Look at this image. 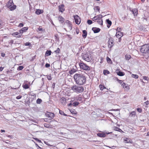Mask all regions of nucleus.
Returning <instances> with one entry per match:
<instances>
[{"label": "nucleus", "instance_id": "f257e3e1", "mask_svg": "<svg viewBox=\"0 0 149 149\" xmlns=\"http://www.w3.org/2000/svg\"><path fill=\"white\" fill-rule=\"evenodd\" d=\"M74 79L76 84L82 85L85 83L86 79L85 75L81 73H76L74 76Z\"/></svg>", "mask_w": 149, "mask_h": 149}, {"label": "nucleus", "instance_id": "f03ea898", "mask_svg": "<svg viewBox=\"0 0 149 149\" xmlns=\"http://www.w3.org/2000/svg\"><path fill=\"white\" fill-rule=\"evenodd\" d=\"M140 51L142 53L147 54L149 57V44H146L141 46Z\"/></svg>", "mask_w": 149, "mask_h": 149}, {"label": "nucleus", "instance_id": "7ed1b4c3", "mask_svg": "<svg viewBox=\"0 0 149 149\" xmlns=\"http://www.w3.org/2000/svg\"><path fill=\"white\" fill-rule=\"evenodd\" d=\"M6 6L11 11H13L16 8V6L14 5L13 0H9L7 3Z\"/></svg>", "mask_w": 149, "mask_h": 149}, {"label": "nucleus", "instance_id": "20e7f679", "mask_svg": "<svg viewBox=\"0 0 149 149\" xmlns=\"http://www.w3.org/2000/svg\"><path fill=\"white\" fill-rule=\"evenodd\" d=\"M71 89L75 92L81 93L84 91V88L82 86H73L71 87Z\"/></svg>", "mask_w": 149, "mask_h": 149}, {"label": "nucleus", "instance_id": "39448f33", "mask_svg": "<svg viewBox=\"0 0 149 149\" xmlns=\"http://www.w3.org/2000/svg\"><path fill=\"white\" fill-rule=\"evenodd\" d=\"M79 65L81 69L85 70H91L90 67L87 65L86 64L81 62L79 63Z\"/></svg>", "mask_w": 149, "mask_h": 149}, {"label": "nucleus", "instance_id": "423d86ee", "mask_svg": "<svg viewBox=\"0 0 149 149\" xmlns=\"http://www.w3.org/2000/svg\"><path fill=\"white\" fill-rule=\"evenodd\" d=\"M90 55L88 54H86L82 55V57L87 62H89L91 59V58Z\"/></svg>", "mask_w": 149, "mask_h": 149}, {"label": "nucleus", "instance_id": "0eeeda50", "mask_svg": "<svg viewBox=\"0 0 149 149\" xmlns=\"http://www.w3.org/2000/svg\"><path fill=\"white\" fill-rule=\"evenodd\" d=\"M113 39V38H110L108 41V46L110 48H111L114 45V43Z\"/></svg>", "mask_w": 149, "mask_h": 149}, {"label": "nucleus", "instance_id": "6e6552de", "mask_svg": "<svg viewBox=\"0 0 149 149\" xmlns=\"http://www.w3.org/2000/svg\"><path fill=\"white\" fill-rule=\"evenodd\" d=\"M75 22L76 24H79L81 22V19L78 15H76L74 16Z\"/></svg>", "mask_w": 149, "mask_h": 149}, {"label": "nucleus", "instance_id": "1a4fd4ad", "mask_svg": "<svg viewBox=\"0 0 149 149\" xmlns=\"http://www.w3.org/2000/svg\"><path fill=\"white\" fill-rule=\"evenodd\" d=\"M46 117L49 118V120L52 119L54 117V113L51 112H48L46 114Z\"/></svg>", "mask_w": 149, "mask_h": 149}, {"label": "nucleus", "instance_id": "9d476101", "mask_svg": "<svg viewBox=\"0 0 149 149\" xmlns=\"http://www.w3.org/2000/svg\"><path fill=\"white\" fill-rule=\"evenodd\" d=\"M12 35L14 37L17 38H19L21 37L22 34L20 33V32H15L12 34Z\"/></svg>", "mask_w": 149, "mask_h": 149}, {"label": "nucleus", "instance_id": "9b49d317", "mask_svg": "<svg viewBox=\"0 0 149 149\" xmlns=\"http://www.w3.org/2000/svg\"><path fill=\"white\" fill-rule=\"evenodd\" d=\"M64 5L63 4H61L58 6V10L60 12H63L65 10Z\"/></svg>", "mask_w": 149, "mask_h": 149}, {"label": "nucleus", "instance_id": "f8f14e48", "mask_svg": "<svg viewBox=\"0 0 149 149\" xmlns=\"http://www.w3.org/2000/svg\"><path fill=\"white\" fill-rule=\"evenodd\" d=\"M92 30L95 33H98L99 32L100 30V28L96 27H93Z\"/></svg>", "mask_w": 149, "mask_h": 149}, {"label": "nucleus", "instance_id": "ddd939ff", "mask_svg": "<svg viewBox=\"0 0 149 149\" xmlns=\"http://www.w3.org/2000/svg\"><path fill=\"white\" fill-rule=\"evenodd\" d=\"M58 19L59 21L61 23H63L65 20V19L61 16H58Z\"/></svg>", "mask_w": 149, "mask_h": 149}, {"label": "nucleus", "instance_id": "4468645a", "mask_svg": "<svg viewBox=\"0 0 149 149\" xmlns=\"http://www.w3.org/2000/svg\"><path fill=\"white\" fill-rule=\"evenodd\" d=\"M116 36L119 39L123 36V33L120 32L118 31L117 33H116Z\"/></svg>", "mask_w": 149, "mask_h": 149}, {"label": "nucleus", "instance_id": "2eb2a0df", "mask_svg": "<svg viewBox=\"0 0 149 149\" xmlns=\"http://www.w3.org/2000/svg\"><path fill=\"white\" fill-rule=\"evenodd\" d=\"M132 11L134 16H136L138 14V11L137 9L136 8H134L133 9Z\"/></svg>", "mask_w": 149, "mask_h": 149}, {"label": "nucleus", "instance_id": "dca6fc26", "mask_svg": "<svg viewBox=\"0 0 149 149\" xmlns=\"http://www.w3.org/2000/svg\"><path fill=\"white\" fill-rule=\"evenodd\" d=\"M28 29V28L26 27H24L21 29L19 31L20 33L22 34L24 32H25Z\"/></svg>", "mask_w": 149, "mask_h": 149}, {"label": "nucleus", "instance_id": "f3484780", "mask_svg": "<svg viewBox=\"0 0 149 149\" xmlns=\"http://www.w3.org/2000/svg\"><path fill=\"white\" fill-rule=\"evenodd\" d=\"M82 33L83 34L82 35V36L84 38H86L87 34V33L86 31L85 30H83L82 31Z\"/></svg>", "mask_w": 149, "mask_h": 149}, {"label": "nucleus", "instance_id": "a211bd4d", "mask_svg": "<svg viewBox=\"0 0 149 149\" xmlns=\"http://www.w3.org/2000/svg\"><path fill=\"white\" fill-rule=\"evenodd\" d=\"M97 136L100 137H105L106 136V135L104 133H98L97 134Z\"/></svg>", "mask_w": 149, "mask_h": 149}, {"label": "nucleus", "instance_id": "6ab92c4d", "mask_svg": "<svg viewBox=\"0 0 149 149\" xmlns=\"http://www.w3.org/2000/svg\"><path fill=\"white\" fill-rule=\"evenodd\" d=\"M124 142L125 143H128L130 142V139L129 138H125L124 139Z\"/></svg>", "mask_w": 149, "mask_h": 149}, {"label": "nucleus", "instance_id": "aec40b11", "mask_svg": "<svg viewBox=\"0 0 149 149\" xmlns=\"http://www.w3.org/2000/svg\"><path fill=\"white\" fill-rule=\"evenodd\" d=\"M117 75L120 76H123L125 74V73L124 72L120 71H119L118 72H117Z\"/></svg>", "mask_w": 149, "mask_h": 149}, {"label": "nucleus", "instance_id": "412c9836", "mask_svg": "<svg viewBox=\"0 0 149 149\" xmlns=\"http://www.w3.org/2000/svg\"><path fill=\"white\" fill-rule=\"evenodd\" d=\"M42 10L39 9H37L36 11H35V13L37 15H40L42 13Z\"/></svg>", "mask_w": 149, "mask_h": 149}, {"label": "nucleus", "instance_id": "4be33fe9", "mask_svg": "<svg viewBox=\"0 0 149 149\" xmlns=\"http://www.w3.org/2000/svg\"><path fill=\"white\" fill-rule=\"evenodd\" d=\"M136 115V113L135 111H132L130 113L129 116L130 117H133L134 116H135Z\"/></svg>", "mask_w": 149, "mask_h": 149}, {"label": "nucleus", "instance_id": "5701e85b", "mask_svg": "<svg viewBox=\"0 0 149 149\" xmlns=\"http://www.w3.org/2000/svg\"><path fill=\"white\" fill-rule=\"evenodd\" d=\"M99 87L100 88V89L102 91L104 89V90H105V89L108 90V89H107L104 86H103L101 84L100 85Z\"/></svg>", "mask_w": 149, "mask_h": 149}, {"label": "nucleus", "instance_id": "b1692460", "mask_svg": "<svg viewBox=\"0 0 149 149\" xmlns=\"http://www.w3.org/2000/svg\"><path fill=\"white\" fill-rule=\"evenodd\" d=\"M52 52L50 50H47L45 53L46 56H48L51 55Z\"/></svg>", "mask_w": 149, "mask_h": 149}, {"label": "nucleus", "instance_id": "393cba45", "mask_svg": "<svg viewBox=\"0 0 149 149\" xmlns=\"http://www.w3.org/2000/svg\"><path fill=\"white\" fill-rule=\"evenodd\" d=\"M106 22L107 24L109 25H107V26L108 28H109L112 24V22L109 19H107L106 20Z\"/></svg>", "mask_w": 149, "mask_h": 149}, {"label": "nucleus", "instance_id": "a878e982", "mask_svg": "<svg viewBox=\"0 0 149 149\" xmlns=\"http://www.w3.org/2000/svg\"><path fill=\"white\" fill-rule=\"evenodd\" d=\"M96 16V18L97 19V20H98L101 19L102 18V16L101 14L98 15Z\"/></svg>", "mask_w": 149, "mask_h": 149}, {"label": "nucleus", "instance_id": "bb28decb", "mask_svg": "<svg viewBox=\"0 0 149 149\" xmlns=\"http://www.w3.org/2000/svg\"><path fill=\"white\" fill-rule=\"evenodd\" d=\"M142 20L144 23H146L147 22L148 18L146 17H145L142 18Z\"/></svg>", "mask_w": 149, "mask_h": 149}, {"label": "nucleus", "instance_id": "cd10ccee", "mask_svg": "<svg viewBox=\"0 0 149 149\" xmlns=\"http://www.w3.org/2000/svg\"><path fill=\"white\" fill-rule=\"evenodd\" d=\"M68 22V27H69V29L70 30H71L72 29V25L70 23V22L69 21V20H67L66 21V22Z\"/></svg>", "mask_w": 149, "mask_h": 149}, {"label": "nucleus", "instance_id": "c85d7f7f", "mask_svg": "<svg viewBox=\"0 0 149 149\" xmlns=\"http://www.w3.org/2000/svg\"><path fill=\"white\" fill-rule=\"evenodd\" d=\"M70 111L72 114L74 115H76L77 113V111L75 109L70 110Z\"/></svg>", "mask_w": 149, "mask_h": 149}, {"label": "nucleus", "instance_id": "c756f323", "mask_svg": "<svg viewBox=\"0 0 149 149\" xmlns=\"http://www.w3.org/2000/svg\"><path fill=\"white\" fill-rule=\"evenodd\" d=\"M107 61V62L109 64H111L112 63V61L111 59L108 57H107L106 58Z\"/></svg>", "mask_w": 149, "mask_h": 149}, {"label": "nucleus", "instance_id": "7c9ffc66", "mask_svg": "<svg viewBox=\"0 0 149 149\" xmlns=\"http://www.w3.org/2000/svg\"><path fill=\"white\" fill-rule=\"evenodd\" d=\"M114 130L116 131H117L119 132L122 131V130L121 129L116 127H114Z\"/></svg>", "mask_w": 149, "mask_h": 149}, {"label": "nucleus", "instance_id": "2f4dec72", "mask_svg": "<svg viewBox=\"0 0 149 149\" xmlns=\"http://www.w3.org/2000/svg\"><path fill=\"white\" fill-rule=\"evenodd\" d=\"M23 87L25 89H28L29 88V86L27 84H23Z\"/></svg>", "mask_w": 149, "mask_h": 149}, {"label": "nucleus", "instance_id": "473e14b6", "mask_svg": "<svg viewBox=\"0 0 149 149\" xmlns=\"http://www.w3.org/2000/svg\"><path fill=\"white\" fill-rule=\"evenodd\" d=\"M131 56L130 55L126 54L125 56V59L127 60H129L131 58Z\"/></svg>", "mask_w": 149, "mask_h": 149}, {"label": "nucleus", "instance_id": "72a5a7b5", "mask_svg": "<svg viewBox=\"0 0 149 149\" xmlns=\"http://www.w3.org/2000/svg\"><path fill=\"white\" fill-rule=\"evenodd\" d=\"M79 104V103L78 102H74V103L72 104V105L73 106H76L78 105Z\"/></svg>", "mask_w": 149, "mask_h": 149}, {"label": "nucleus", "instance_id": "f704fd0d", "mask_svg": "<svg viewBox=\"0 0 149 149\" xmlns=\"http://www.w3.org/2000/svg\"><path fill=\"white\" fill-rule=\"evenodd\" d=\"M132 77L135 79H137L139 77V76L137 74H132Z\"/></svg>", "mask_w": 149, "mask_h": 149}, {"label": "nucleus", "instance_id": "c9c22d12", "mask_svg": "<svg viewBox=\"0 0 149 149\" xmlns=\"http://www.w3.org/2000/svg\"><path fill=\"white\" fill-rule=\"evenodd\" d=\"M97 22L100 25H102L103 24V21L102 19L100 20H98Z\"/></svg>", "mask_w": 149, "mask_h": 149}, {"label": "nucleus", "instance_id": "e433bc0d", "mask_svg": "<svg viewBox=\"0 0 149 149\" xmlns=\"http://www.w3.org/2000/svg\"><path fill=\"white\" fill-rule=\"evenodd\" d=\"M62 102L65 104L66 103V99L64 97H62L61 98Z\"/></svg>", "mask_w": 149, "mask_h": 149}, {"label": "nucleus", "instance_id": "4c0bfd02", "mask_svg": "<svg viewBox=\"0 0 149 149\" xmlns=\"http://www.w3.org/2000/svg\"><path fill=\"white\" fill-rule=\"evenodd\" d=\"M109 71L107 70H104L103 71V74L104 75H106V74H109Z\"/></svg>", "mask_w": 149, "mask_h": 149}, {"label": "nucleus", "instance_id": "58836bf2", "mask_svg": "<svg viewBox=\"0 0 149 149\" xmlns=\"http://www.w3.org/2000/svg\"><path fill=\"white\" fill-rule=\"evenodd\" d=\"M24 68V67L23 66H19L17 68V70H22Z\"/></svg>", "mask_w": 149, "mask_h": 149}, {"label": "nucleus", "instance_id": "ea45409f", "mask_svg": "<svg viewBox=\"0 0 149 149\" xmlns=\"http://www.w3.org/2000/svg\"><path fill=\"white\" fill-rule=\"evenodd\" d=\"M94 9L97 10L99 12H100V8L98 6H95L94 8Z\"/></svg>", "mask_w": 149, "mask_h": 149}, {"label": "nucleus", "instance_id": "a19ab883", "mask_svg": "<svg viewBox=\"0 0 149 149\" xmlns=\"http://www.w3.org/2000/svg\"><path fill=\"white\" fill-rule=\"evenodd\" d=\"M60 50L58 48L56 50L54 51V52L57 54H58L60 52Z\"/></svg>", "mask_w": 149, "mask_h": 149}, {"label": "nucleus", "instance_id": "79ce46f5", "mask_svg": "<svg viewBox=\"0 0 149 149\" xmlns=\"http://www.w3.org/2000/svg\"><path fill=\"white\" fill-rule=\"evenodd\" d=\"M24 45L26 46H29V47H31V45L29 42H26L24 44Z\"/></svg>", "mask_w": 149, "mask_h": 149}, {"label": "nucleus", "instance_id": "37998d69", "mask_svg": "<svg viewBox=\"0 0 149 149\" xmlns=\"http://www.w3.org/2000/svg\"><path fill=\"white\" fill-rule=\"evenodd\" d=\"M143 79L147 81L149 80V78L146 76H143Z\"/></svg>", "mask_w": 149, "mask_h": 149}, {"label": "nucleus", "instance_id": "c03bdc74", "mask_svg": "<svg viewBox=\"0 0 149 149\" xmlns=\"http://www.w3.org/2000/svg\"><path fill=\"white\" fill-rule=\"evenodd\" d=\"M51 75V74L47 75V78L49 80H50L52 79Z\"/></svg>", "mask_w": 149, "mask_h": 149}, {"label": "nucleus", "instance_id": "a18cd8bd", "mask_svg": "<svg viewBox=\"0 0 149 149\" xmlns=\"http://www.w3.org/2000/svg\"><path fill=\"white\" fill-rule=\"evenodd\" d=\"M42 100L39 98H38L36 100V102L37 104H39L42 102Z\"/></svg>", "mask_w": 149, "mask_h": 149}, {"label": "nucleus", "instance_id": "49530a36", "mask_svg": "<svg viewBox=\"0 0 149 149\" xmlns=\"http://www.w3.org/2000/svg\"><path fill=\"white\" fill-rule=\"evenodd\" d=\"M4 25V23L3 21L0 19V27Z\"/></svg>", "mask_w": 149, "mask_h": 149}, {"label": "nucleus", "instance_id": "de8ad7c7", "mask_svg": "<svg viewBox=\"0 0 149 149\" xmlns=\"http://www.w3.org/2000/svg\"><path fill=\"white\" fill-rule=\"evenodd\" d=\"M87 94H83L82 95H83V97L84 98H86V99L88 98V96H87Z\"/></svg>", "mask_w": 149, "mask_h": 149}, {"label": "nucleus", "instance_id": "09e8293b", "mask_svg": "<svg viewBox=\"0 0 149 149\" xmlns=\"http://www.w3.org/2000/svg\"><path fill=\"white\" fill-rule=\"evenodd\" d=\"M44 125L45 127L47 128H49L50 127L49 124L47 123H44Z\"/></svg>", "mask_w": 149, "mask_h": 149}, {"label": "nucleus", "instance_id": "8fccbe9b", "mask_svg": "<svg viewBox=\"0 0 149 149\" xmlns=\"http://www.w3.org/2000/svg\"><path fill=\"white\" fill-rule=\"evenodd\" d=\"M87 22L89 25L93 23L92 21L90 19L88 20Z\"/></svg>", "mask_w": 149, "mask_h": 149}, {"label": "nucleus", "instance_id": "3c124183", "mask_svg": "<svg viewBox=\"0 0 149 149\" xmlns=\"http://www.w3.org/2000/svg\"><path fill=\"white\" fill-rule=\"evenodd\" d=\"M76 71H74V70H70L69 72V73L70 74H72L73 73H74Z\"/></svg>", "mask_w": 149, "mask_h": 149}, {"label": "nucleus", "instance_id": "603ef678", "mask_svg": "<svg viewBox=\"0 0 149 149\" xmlns=\"http://www.w3.org/2000/svg\"><path fill=\"white\" fill-rule=\"evenodd\" d=\"M76 100H79L80 101H81L82 100V98L80 97H77L76 98Z\"/></svg>", "mask_w": 149, "mask_h": 149}, {"label": "nucleus", "instance_id": "864d4df0", "mask_svg": "<svg viewBox=\"0 0 149 149\" xmlns=\"http://www.w3.org/2000/svg\"><path fill=\"white\" fill-rule=\"evenodd\" d=\"M137 110L140 113H141L142 112V109L140 108H137Z\"/></svg>", "mask_w": 149, "mask_h": 149}, {"label": "nucleus", "instance_id": "5fc2aeb1", "mask_svg": "<svg viewBox=\"0 0 149 149\" xmlns=\"http://www.w3.org/2000/svg\"><path fill=\"white\" fill-rule=\"evenodd\" d=\"M24 26V24L22 23H20L18 25V26L20 27H22Z\"/></svg>", "mask_w": 149, "mask_h": 149}, {"label": "nucleus", "instance_id": "6e6d98bb", "mask_svg": "<svg viewBox=\"0 0 149 149\" xmlns=\"http://www.w3.org/2000/svg\"><path fill=\"white\" fill-rule=\"evenodd\" d=\"M149 104V101L148 100L146 102H145L144 103V104L145 105H147Z\"/></svg>", "mask_w": 149, "mask_h": 149}, {"label": "nucleus", "instance_id": "4d7b16f0", "mask_svg": "<svg viewBox=\"0 0 149 149\" xmlns=\"http://www.w3.org/2000/svg\"><path fill=\"white\" fill-rule=\"evenodd\" d=\"M1 56L3 57H4L5 56V54L4 52H2L1 53Z\"/></svg>", "mask_w": 149, "mask_h": 149}, {"label": "nucleus", "instance_id": "13d9d810", "mask_svg": "<svg viewBox=\"0 0 149 149\" xmlns=\"http://www.w3.org/2000/svg\"><path fill=\"white\" fill-rule=\"evenodd\" d=\"M50 66V65L49 63H46L45 65V66L46 68H48Z\"/></svg>", "mask_w": 149, "mask_h": 149}, {"label": "nucleus", "instance_id": "bf43d9fd", "mask_svg": "<svg viewBox=\"0 0 149 149\" xmlns=\"http://www.w3.org/2000/svg\"><path fill=\"white\" fill-rule=\"evenodd\" d=\"M66 35L68 36V38H69V39L70 40H71V39H72V38L71 37V36L70 35L67 34Z\"/></svg>", "mask_w": 149, "mask_h": 149}, {"label": "nucleus", "instance_id": "052dcab7", "mask_svg": "<svg viewBox=\"0 0 149 149\" xmlns=\"http://www.w3.org/2000/svg\"><path fill=\"white\" fill-rule=\"evenodd\" d=\"M22 97V96L21 95H19L18 96H17L16 97V98L17 99H19L20 98H21Z\"/></svg>", "mask_w": 149, "mask_h": 149}, {"label": "nucleus", "instance_id": "680f3d73", "mask_svg": "<svg viewBox=\"0 0 149 149\" xmlns=\"http://www.w3.org/2000/svg\"><path fill=\"white\" fill-rule=\"evenodd\" d=\"M72 102H73L72 100H71V101H70V103L68 104V106H71L72 105Z\"/></svg>", "mask_w": 149, "mask_h": 149}, {"label": "nucleus", "instance_id": "e2e57ef3", "mask_svg": "<svg viewBox=\"0 0 149 149\" xmlns=\"http://www.w3.org/2000/svg\"><path fill=\"white\" fill-rule=\"evenodd\" d=\"M55 83H53L52 85V87L53 88H55Z\"/></svg>", "mask_w": 149, "mask_h": 149}, {"label": "nucleus", "instance_id": "0e129e2a", "mask_svg": "<svg viewBox=\"0 0 149 149\" xmlns=\"http://www.w3.org/2000/svg\"><path fill=\"white\" fill-rule=\"evenodd\" d=\"M118 82L121 85L123 83V81L121 80H120L119 81H118Z\"/></svg>", "mask_w": 149, "mask_h": 149}, {"label": "nucleus", "instance_id": "69168bd1", "mask_svg": "<svg viewBox=\"0 0 149 149\" xmlns=\"http://www.w3.org/2000/svg\"><path fill=\"white\" fill-rule=\"evenodd\" d=\"M121 85H122V86H123L124 88L125 87V86H126V84H125V83H123Z\"/></svg>", "mask_w": 149, "mask_h": 149}, {"label": "nucleus", "instance_id": "338daca9", "mask_svg": "<svg viewBox=\"0 0 149 149\" xmlns=\"http://www.w3.org/2000/svg\"><path fill=\"white\" fill-rule=\"evenodd\" d=\"M92 19L93 20H97V19L96 18V16H95L94 17H93L92 18Z\"/></svg>", "mask_w": 149, "mask_h": 149}, {"label": "nucleus", "instance_id": "774afa93", "mask_svg": "<svg viewBox=\"0 0 149 149\" xmlns=\"http://www.w3.org/2000/svg\"><path fill=\"white\" fill-rule=\"evenodd\" d=\"M4 68V67H0V72H1L2 71Z\"/></svg>", "mask_w": 149, "mask_h": 149}]
</instances>
